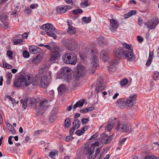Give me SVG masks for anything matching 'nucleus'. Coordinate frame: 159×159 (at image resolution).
<instances>
[{"label": "nucleus", "instance_id": "nucleus-13", "mask_svg": "<svg viewBox=\"0 0 159 159\" xmlns=\"http://www.w3.org/2000/svg\"><path fill=\"white\" fill-rule=\"evenodd\" d=\"M50 79H48L45 75H43L41 77L40 80H37V81H38V83H40L41 86L43 88H45L47 87L49 84Z\"/></svg>", "mask_w": 159, "mask_h": 159}, {"label": "nucleus", "instance_id": "nucleus-50", "mask_svg": "<svg viewBox=\"0 0 159 159\" xmlns=\"http://www.w3.org/2000/svg\"><path fill=\"white\" fill-rule=\"evenodd\" d=\"M126 140V138H125L122 139L119 141L118 143V145H121Z\"/></svg>", "mask_w": 159, "mask_h": 159}, {"label": "nucleus", "instance_id": "nucleus-10", "mask_svg": "<svg viewBox=\"0 0 159 159\" xmlns=\"http://www.w3.org/2000/svg\"><path fill=\"white\" fill-rule=\"evenodd\" d=\"M77 70L75 73V79L78 80L79 79L83 76L86 73V68L81 63L78 64L76 66Z\"/></svg>", "mask_w": 159, "mask_h": 159}, {"label": "nucleus", "instance_id": "nucleus-58", "mask_svg": "<svg viewBox=\"0 0 159 159\" xmlns=\"http://www.w3.org/2000/svg\"><path fill=\"white\" fill-rule=\"evenodd\" d=\"M38 6V4H31L30 6V7L32 9H34L35 8H37Z\"/></svg>", "mask_w": 159, "mask_h": 159}, {"label": "nucleus", "instance_id": "nucleus-30", "mask_svg": "<svg viewBox=\"0 0 159 159\" xmlns=\"http://www.w3.org/2000/svg\"><path fill=\"white\" fill-rule=\"evenodd\" d=\"M85 101V100H84L78 101L74 105L73 109L74 110L78 107H82Z\"/></svg>", "mask_w": 159, "mask_h": 159}, {"label": "nucleus", "instance_id": "nucleus-44", "mask_svg": "<svg viewBox=\"0 0 159 159\" xmlns=\"http://www.w3.org/2000/svg\"><path fill=\"white\" fill-rule=\"evenodd\" d=\"M2 66L7 69H10L12 68V66L6 62H3Z\"/></svg>", "mask_w": 159, "mask_h": 159}, {"label": "nucleus", "instance_id": "nucleus-35", "mask_svg": "<svg viewBox=\"0 0 159 159\" xmlns=\"http://www.w3.org/2000/svg\"><path fill=\"white\" fill-rule=\"evenodd\" d=\"M116 66V62H113L111 63V65L108 66V69L111 72L115 70V67Z\"/></svg>", "mask_w": 159, "mask_h": 159}, {"label": "nucleus", "instance_id": "nucleus-54", "mask_svg": "<svg viewBox=\"0 0 159 159\" xmlns=\"http://www.w3.org/2000/svg\"><path fill=\"white\" fill-rule=\"evenodd\" d=\"M143 20L140 17H139L138 18V23L139 24V26H141L143 23Z\"/></svg>", "mask_w": 159, "mask_h": 159}, {"label": "nucleus", "instance_id": "nucleus-55", "mask_svg": "<svg viewBox=\"0 0 159 159\" xmlns=\"http://www.w3.org/2000/svg\"><path fill=\"white\" fill-rule=\"evenodd\" d=\"M7 79H11L12 78V75L10 72L8 73L6 75Z\"/></svg>", "mask_w": 159, "mask_h": 159}, {"label": "nucleus", "instance_id": "nucleus-22", "mask_svg": "<svg viewBox=\"0 0 159 159\" xmlns=\"http://www.w3.org/2000/svg\"><path fill=\"white\" fill-rule=\"evenodd\" d=\"M58 151L56 150L51 151L49 153L48 156L51 159H55V157L58 155Z\"/></svg>", "mask_w": 159, "mask_h": 159}, {"label": "nucleus", "instance_id": "nucleus-52", "mask_svg": "<svg viewBox=\"0 0 159 159\" xmlns=\"http://www.w3.org/2000/svg\"><path fill=\"white\" fill-rule=\"evenodd\" d=\"M75 133L77 135L80 136L84 133V131H82L81 129L78 130L75 132Z\"/></svg>", "mask_w": 159, "mask_h": 159}, {"label": "nucleus", "instance_id": "nucleus-39", "mask_svg": "<svg viewBox=\"0 0 159 159\" xmlns=\"http://www.w3.org/2000/svg\"><path fill=\"white\" fill-rule=\"evenodd\" d=\"M103 39L102 36L99 37L98 39V43L100 46H102L103 45Z\"/></svg>", "mask_w": 159, "mask_h": 159}, {"label": "nucleus", "instance_id": "nucleus-15", "mask_svg": "<svg viewBox=\"0 0 159 159\" xmlns=\"http://www.w3.org/2000/svg\"><path fill=\"white\" fill-rule=\"evenodd\" d=\"M110 29L111 32H114L117 29L118 26V22L116 20L114 19H110Z\"/></svg>", "mask_w": 159, "mask_h": 159}, {"label": "nucleus", "instance_id": "nucleus-34", "mask_svg": "<svg viewBox=\"0 0 159 159\" xmlns=\"http://www.w3.org/2000/svg\"><path fill=\"white\" fill-rule=\"evenodd\" d=\"M73 127L75 129L78 128L80 127V122L79 120L76 119L73 122Z\"/></svg>", "mask_w": 159, "mask_h": 159}, {"label": "nucleus", "instance_id": "nucleus-9", "mask_svg": "<svg viewBox=\"0 0 159 159\" xmlns=\"http://www.w3.org/2000/svg\"><path fill=\"white\" fill-rule=\"evenodd\" d=\"M59 51V48L57 46L53 47L51 49L50 53V60L52 63L56 62L58 61L60 57Z\"/></svg>", "mask_w": 159, "mask_h": 159}, {"label": "nucleus", "instance_id": "nucleus-27", "mask_svg": "<svg viewBox=\"0 0 159 159\" xmlns=\"http://www.w3.org/2000/svg\"><path fill=\"white\" fill-rule=\"evenodd\" d=\"M41 57L39 54H38L32 60V62L33 64H37L39 63L41 61Z\"/></svg>", "mask_w": 159, "mask_h": 159}, {"label": "nucleus", "instance_id": "nucleus-14", "mask_svg": "<svg viewBox=\"0 0 159 159\" xmlns=\"http://www.w3.org/2000/svg\"><path fill=\"white\" fill-rule=\"evenodd\" d=\"M71 8L72 7L70 6H64L63 7H57L56 8V11L58 13L62 14L65 13Z\"/></svg>", "mask_w": 159, "mask_h": 159}, {"label": "nucleus", "instance_id": "nucleus-32", "mask_svg": "<svg viewBox=\"0 0 159 159\" xmlns=\"http://www.w3.org/2000/svg\"><path fill=\"white\" fill-rule=\"evenodd\" d=\"M13 43L15 45H21L23 43V39H14L13 40Z\"/></svg>", "mask_w": 159, "mask_h": 159}, {"label": "nucleus", "instance_id": "nucleus-53", "mask_svg": "<svg viewBox=\"0 0 159 159\" xmlns=\"http://www.w3.org/2000/svg\"><path fill=\"white\" fill-rule=\"evenodd\" d=\"M152 59H150V58H148L146 62V65L148 66H150L152 61Z\"/></svg>", "mask_w": 159, "mask_h": 159}, {"label": "nucleus", "instance_id": "nucleus-33", "mask_svg": "<svg viewBox=\"0 0 159 159\" xmlns=\"http://www.w3.org/2000/svg\"><path fill=\"white\" fill-rule=\"evenodd\" d=\"M122 46L124 48H125L127 49L128 51H133V49L131 47V45L128 43H122Z\"/></svg>", "mask_w": 159, "mask_h": 159}, {"label": "nucleus", "instance_id": "nucleus-61", "mask_svg": "<svg viewBox=\"0 0 159 159\" xmlns=\"http://www.w3.org/2000/svg\"><path fill=\"white\" fill-rule=\"evenodd\" d=\"M75 129V128H74V127H73L72 128H71L70 130L69 133H70V135H73Z\"/></svg>", "mask_w": 159, "mask_h": 159}, {"label": "nucleus", "instance_id": "nucleus-28", "mask_svg": "<svg viewBox=\"0 0 159 159\" xmlns=\"http://www.w3.org/2000/svg\"><path fill=\"white\" fill-rule=\"evenodd\" d=\"M136 13V11L135 10H133L130 11L127 13L125 14L124 16V18L125 19H127L130 16L134 15Z\"/></svg>", "mask_w": 159, "mask_h": 159}, {"label": "nucleus", "instance_id": "nucleus-56", "mask_svg": "<svg viewBox=\"0 0 159 159\" xmlns=\"http://www.w3.org/2000/svg\"><path fill=\"white\" fill-rule=\"evenodd\" d=\"M7 54L10 58H12V52L11 51L8 50L7 52Z\"/></svg>", "mask_w": 159, "mask_h": 159}, {"label": "nucleus", "instance_id": "nucleus-24", "mask_svg": "<svg viewBox=\"0 0 159 159\" xmlns=\"http://www.w3.org/2000/svg\"><path fill=\"white\" fill-rule=\"evenodd\" d=\"M66 85L64 84H61L58 88V90L59 93L62 94L64 93L66 90Z\"/></svg>", "mask_w": 159, "mask_h": 159}, {"label": "nucleus", "instance_id": "nucleus-8", "mask_svg": "<svg viewBox=\"0 0 159 159\" xmlns=\"http://www.w3.org/2000/svg\"><path fill=\"white\" fill-rule=\"evenodd\" d=\"M119 55L122 56L129 61H133L135 59V56L132 51H128L124 49H118L116 52Z\"/></svg>", "mask_w": 159, "mask_h": 159}, {"label": "nucleus", "instance_id": "nucleus-45", "mask_svg": "<svg viewBox=\"0 0 159 159\" xmlns=\"http://www.w3.org/2000/svg\"><path fill=\"white\" fill-rule=\"evenodd\" d=\"M153 77L155 80H157L159 79V72L155 71L153 75Z\"/></svg>", "mask_w": 159, "mask_h": 159}, {"label": "nucleus", "instance_id": "nucleus-19", "mask_svg": "<svg viewBox=\"0 0 159 159\" xmlns=\"http://www.w3.org/2000/svg\"><path fill=\"white\" fill-rule=\"evenodd\" d=\"M100 57L103 61H107L109 58V56L107 52L104 50H102L100 53Z\"/></svg>", "mask_w": 159, "mask_h": 159}, {"label": "nucleus", "instance_id": "nucleus-11", "mask_svg": "<svg viewBox=\"0 0 159 159\" xmlns=\"http://www.w3.org/2000/svg\"><path fill=\"white\" fill-rule=\"evenodd\" d=\"M158 19L154 18L148 21L145 24L147 27L150 30L154 28L158 23Z\"/></svg>", "mask_w": 159, "mask_h": 159}, {"label": "nucleus", "instance_id": "nucleus-31", "mask_svg": "<svg viewBox=\"0 0 159 159\" xmlns=\"http://www.w3.org/2000/svg\"><path fill=\"white\" fill-rule=\"evenodd\" d=\"M13 85L14 87H16L20 86H22V81L21 77L19 78L17 81H15L13 84Z\"/></svg>", "mask_w": 159, "mask_h": 159}, {"label": "nucleus", "instance_id": "nucleus-43", "mask_svg": "<svg viewBox=\"0 0 159 159\" xmlns=\"http://www.w3.org/2000/svg\"><path fill=\"white\" fill-rule=\"evenodd\" d=\"M128 80L127 79L125 78L122 80L120 82V84L121 86L125 85L128 83Z\"/></svg>", "mask_w": 159, "mask_h": 159}, {"label": "nucleus", "instance_id": "nucleus-25", "mask_svg": "<svg viewBox=\"0 0 159 159\" xmlns=\"http://www.w3.org/2000/svg\"><path fill=\"white\" fill-rule=\"evenodd\" d=\"M105 88V86L103 84H102L101 83H98L96 86V91L97 92V93L101 92Z\"/></svg>", "mask_w": 159, "mask_h": 159}, {"label": "nucleus", "instance_id": "nucleus-40", "mask_svg": "<svg viewBox=\"0 0 159 159\" xmlns=\"http://www.w3.org/2000/svg\"><path fill=\"white\" fill-rule=\"evenodd\" d=\"M73 13L75 15L81 14L83 12V11L80 9H77L72 11Z\"/></svg>", "mask_w": 159, "mask_h": 159}, {"label": "nucleus", "instance_id": "nucleus-4", "mask_svg": "<svg viewBox=\"0 0 159 159\" xmlns=\"http://www.w3.org/2000/svg\"><path fill=\"white\" fill-rule=\"evenodd\" d=\"M71 70V69L69 67L64 68L63 71H61L59 74V78L64 79L68 83L72 82L73 76L71 74H69Z\"/></svg>", "mask_w": 159, "mask_h": 159}, {"label": "nucleus", "instance_id": "nucleus-49", "mask_svg": "<svg viewBox=\"0 0 159 159\" xmlns=\"http://www.w3.org/2000/svg\"><path fill=\"white\" fill-rule=\"evenodd\" d=\"M144 159H156V158L154 156H147L144 157Z\"/></svg>", "mask_w": 159, "mask_h": 159}, {"label": "nucleus", "instance_id": "nucleus-6", "mask_svg": "<svg viewBox=\"0 0 159 159\" xmlns=\"http://www.w3.org/2000/svg\"><path fill=\"white\" fill-rule=\"evenodd\" d=\"M64 62L71 65H75L77 62V55L74 53H67L62 57Z\"/></svg>", "mask_w": 159, "mask_h": 159}, {"label": "nucleus", "instance_id": "nucleus-36", "mask_svg": "<svg viewBox=\"0 0 159 159\" xmlns=\"http://www.w3.org/2000/svg\"><path fill=\"white\" fill-rule=\"evenodd\" d=\"M91 21V19L90 17H84L82 19L83 23L87 24L90 23Z\"/></svg>", "mask_w": 159, "mask_h": 159}, {"label": "nucleus", "instance_id": "nucleus-1", "mask_svg": "<svg viewBox=\"0 0 159 159\" xmlns=\"http://www.w3.org/2000/svg\"><path fill=\"white\" fill-rule=\"evenodd\" d=\"M94 50V45L90 44L86 46L84 51L85 54L88 55H90L93 57L91 63L93 66V68L92 70L90 69L89 70V72L92 74L94 73L95 71L94 68L97 66L98 62V56L97 55V52Z\"/></svg>", "mask_w": 159, "mask_h": 159}, {"label": "nucleus", "instance_id": "nucleus-60", "mask_svg": "<svg viewBox=\"0 0 159 159\" xmlns=\"http://www.w3.org/2000/svg\"><path fill=\"white\" fill-rule=\"evenodd\" d=\"M65 1L68 4H71L72 5H73L74 4L72 0H65Z\"/></svg>", "mask_w": 159, "mask_h": 159}, {"label": "nucleus", "instance_id": "nucleus-21", "mask_svg": "<svg viewBox=\"0 0 159 159\" xmlns=\"http://www.w3.org/2000/svg\"><path fill=\"white\" fill-rule=\"evenodd\" d=\"M67 24L68 26V28L67 30L68 32L72 34H75L76 32L75 28L70 24V22L68 21H67Z\"/></svg>", "mask_w": 159, "mask_h": 159}, {"label": "nucleus", "instance_id": "nucleus-47", "mask_svg": "<svg viewBox=\"0 0 159 159\" xmlns=\"http://www.w3.org/2000/svg\"><path fill=\"white\" fill-rule=\"evenodd\" d=\"M88 2V0H85L84 2L81 3V7H87L89 5Z\"/></svg>", "mask_w": 159, "mask_h": 159}, {"label": "nucleus", "instance_id": "nucleus-17", "mask_svg": "<svg viewBox=\"0 0 159 159\" xmlns=\"http://www.w3.org/2000/svg\"><path fill=\"white\" fill-rule=\"evenodd\" d=\"M135 98L134 96H130L127 99L126 105L130 107H131L135 103Z\"/></svg>", "mask_w": 159, "mask_h": 159}, {"label": "nucleus", "instance_id": "nucleus-16", "mask_svg": "<svg viewBox=\"0 0 159 159\" xmlns=\"http://www.w3.org/2000/svg\"><path fill=\"white\" fill-rule=\"evenodd\" d=\"M7 19V16L5 13H0V19L5 25L4 28L5 29H7L8 27V23L7 22H6Z\"/></svg>", "mask_w": 159, "mask_h": 159}, {"label": "nucleus", "instance_id": "nucleus-2", "mask_svg": "<svg viewBox=\"0 0 159 159\" xmlns=\"http://www.w3.org/2000/svg\"><path fill=\"white\" fill-rule=\"evenodd\" d=\"M99 144V143L98 142H95L93 143H87L85 145L84 152L85 154H89V159H94L96 158V156L99 153V149L97 148L95 155L93 156L92 155L94 152V148L98 146Z\"/></svg>", "mask_w": 159, "mask_h": 159}, {"label": "nucleus", "instance_id": "nucleus-48", "mask_svg": "<svg viewBox=\"0 0 159 159\" xmlns=\"http://www.w3.org/2000/svg\"><path fill=\"white\" fill-rule=\"evenodd\" d=\"M23 55L25 58H28L29 57L30 54L27 51H24L23 53Z\"/></svg>", "mask_w": 159, "mask_h": 159}, {"label": "nucleus", "instance_id": "nucleus-59", "mask_svg": "<svg viewBox=\"0 0 159 159\" xmlns=\"http://www.w3.org/2000/svg\"><path fill=\"white\" fill-rule=\"evenodd\" d=\"M13 137L12 136H10L8 138V143L12 145L13 144V142L11 141V139Z\"/></svg>", "mask_w": 159, "mask_h": 159}, {"label": "nucleus", "instance_id": "nucleus-20", "mask_svg": "<svg viewBox=\"0 0 159 159\" xmlns=\"http://www.w3.org/2000/svg\"><path fill=\"white\" fill-rule=\"evenodd\" d=\"M117 105L121 108H124L126 105V102L123 98H120L116 102Z\"/></svg>", "mask_w": 159, "mask_h": 159}, {"label": "nucleus", "instance_id": "nucleus-29", "mask_svg": "<svg viewBox=\"0 0 159 159\" xmlns=\"http://www.w3.org/2000/svg\"><path fill=\"white\" fill-rule=\"evenodd\" d=\"M49 67V65H43L39 69V74H40L43 73L44 72L45 73V72L47 71V70H48Z\"/></svg>", "mask_w": 159, "mask_h": 159}, {"label": "nucleus", "instance_id": "nucleus-5", "mask_svg": "<svg viewBox=\"0 0 159 159\" xmlns=\"http://www.w3.org/2000/svg\"><path fill=\"white\" fill-rule=\"evenodd\" d=\"M48 103L47 100H44L40 102L38 107L37 106V102L35 99H32L31 100V105L32 107L34 108L36 111L39 113L43 110H45L47 109L48 106L47 105Z\"/></svg>", "mask_w": 159, "mask_h": 159}, {"label": "nucleus", "instance_id": "nucleus-63", "mask_svg": "<svg viewBox=\"0 0 159 159\" xmlns=\"http://www.w3.org/2000/svg\"><path fill=\"white\" fill-rule=\"evenodd\" d=\"M11 102L12 103L13 105V106L16 105V104H18V102H19L18 101L17 103H16V100L13 98H12V100H11Z\"/></svg>", "mask_w": 159, "mask_h": 159}, {"label": "nucleus", "instance_id": "nucleus-42", "mask_svg": "<svg viewBox=\"0 0 159 159\" xmlns=\"http://www.w3.org/2000/svg\"><path fill=\"white\" fill-rule=\"evenodd\" d=\"M52 73L50 71L48 70L45 72L44 74L45 77H47L48 79L51 80V78Z\"/></svg>", "mask_w": 159, "mask_h": 159}, {"label": "nucleus", "instance_id": "nucleus-57", "mask_svg": "<svg viewBox=\"0 0 159 159\" xmlns=\"http://www.w3.org/2000/svg\"><path fill=\"white\" fill-rule=\"evenodd\" d=\"M31 12L30 10L28 8H26L24 11V13L26 14H29Z\"/></svg>", "mask_w": 159, "mask_h": 159}, {"label": "nucleus", "instance_id": "nucleus-46", "mask_svg": "<svg viewBox=\"0 0 159 159\" xmlns=\"http://www.w3.org/2000/svg\"><path fill=\"white\" fill-rule=\"evenodd\" d=\"M7 126L8 129L10 131H12V133H14L15 132V130L14 128L11 124L10 123L7 124Z\"/></svg>", "mask_w": 159, "mask_h": 159}, {"label": "nucleus", "instance_id": "nucleus-18", "mask_svg": "<svg viewBox=\"0 0 159 159\" xmlns=\"http://www.w3.org/2000/svg\"><path fill=\"white\" fill-rule=\"evenodd\" d=\"M101 136L103 140V142L106 144H107L110 143L111 141L112 138V135L108 136L107 135L104 134H101Z\"/></svg>", "mask_w": 159, "mask_h": 159}, {"label": "nucleus", "instance_id": "nucleus-7", "mask_svg": "<svg viewBox=\"0 0 159 159\" xmlns=\"http://www.w3.org/2000/svg\"><path fill=\"white\" fill-rule=\"evenodd\" d=\"M41 28L43 30H45L48 31L47 32V34L49 36L53 37L54 39H56L57 36L55 33L57 31L55 28L51 24L47 23L43 25Z\"/></svg>", "mask_w": 159, "mask_h": 159}, {"label": "nucleus", "instance_id": "nucleus-41", "mask_svg": "<svg viewBox=\"0 0 159 159\" xmlns=\"http://www.w3.org/2000/svg\"><path fill=\"white\" fill-rule=\"evenodd\" d=\"M71 122L70 120L68 118H66L65 120V127L66 128L68 127L70 125Z\"/></svg>", "mask_w": 159, "mask_h": 159}, {"label": "nucleus", "instance_id": "nucleus-51", "mask_svg": "<svg viewBox=\"0 0 159 159\" xmlns=\"http://www.w3.org/2000/svg\"><path fill=\"white\" fill-rule=\"evenodd\" d=\"M89 119L88 118H83L81 119L82 123L83 125L87 123Z\"/></svg>", "mask_w": 159, "mask_h": 159}, {"label": "nucleus", "instance_id": "nucleus-64", "mask_svg": "<svg viewBox=\"0 0 159 159\" xmlns=\"http://www.w3.org/2000/svg\"><path fill=\"white\" fill-rule=\"evenodd\" d=\"M88 112L92 111L94 110V108L93 107H90L86 108Z\"/></svg>", "mask_w": 159, "mask_h": 159}, {"label": "nucleus", "instance_id": "nucleus-12", "mask_svg": "<svg viewBox=\"0 0 159 159\" xmlns=\"http://www.w3.org/2000/svg\"><path fill=\"white\" fill-rule=\"evenodd\" d=\"M116 129L117 130L121 131L124 132H127L130 131L129 128L127 125L121 121L118 122Z\"/></svg>", "mask_w": 159, "mask_h": 159}, {"label": "nucleus", "instance_id": "nucleus-38", "mask_svg": "<svg viewBox=\"0 0 159 159\" xmlns=\"http://www.w3.org/2000/svg\"><path fill=\"white\" fill-rule=\"evenodd\" d=\"M113 125L112 123H111L108 124L105 128V129L107 131L110 132L112 129Z\"/></svg>", "mask_w": 159, "mask_h": 159}, {"label": "nucleus", "instance_id": "nucleus-62", "mask_svg": "<svg viewBox=\"0 0 159 159\" xmlns=\"http://www.w3.org/2000/svg\"><path fill=\"white\" fill-rule=\"evenodd\" d=\"M137 39L138 41L139 42H142L143 41V38L141 36H138L137 37Z\"/></svg>", "mask_w": 159, "mask_h": 159}, {"label": "nucleus", "instance_id": "nucleus-3", "mask_svg": "<svg viewBox=\"0 0 159 159\" xmlns=\"http://www.w3.org/2000/svg\"><path fill=\"white\" fill-rule=\"evenodd\" d=\"M37 76L34 78L31 75H27L25 76L22 77V87H26L31 84L34 86L37 85L39 82L38 81H37Z\"/></svg>", "mask_w": 159, "mask_h": 159}, {"label": "nucleus", "instance_id": "nucleus-26", "mask_svg": "<svg viewBox=\"0 0 159 159\" xmlns=\"http://www.w3.org/2000/svg\"><path fill=\"white\" fill-rule=\"evenodd\" d=\"M57 116V113L56 111L54 110H52L51 114V115L49 117V120L51 122H52L56 118Z\"/></svg>", "mask_w": 159, "mask_h": 159}, {"label": "nucleus", "instance_id": "nucleus-23", "mask_svg": "<svg viewBox=\"0 0 159 159\" xmlns=\"http://www.w3.org/2000/svg\"><path fill=\"white\" fill-rule=\"evenodd\" d=\"M39 48L34 45H32L30 47L29 51L32 54H36L39 51L38 49Z\"/></svg>", "mask_w": 159, "mask_h": 159}, {"label": "nucleus", "instance_id": "nucleus-37", "mask_svg": "<svg viewBox=\"0 0 159 159\" xmlns=\"http://www.w3.org/2000/svg\"><path fill=\"white\" fill-rule=\"evenodd\" d=\"M28 101V99L26 98L24 100L23 99H22L20 100V102L22 104V107H23L25 109H26V108L27 107V102Z\"/></svg>", "mask_w": 159, "mask_h": 159}]
</instances>
